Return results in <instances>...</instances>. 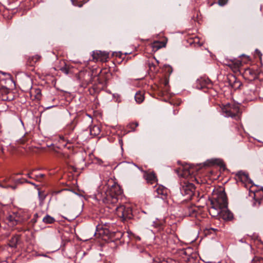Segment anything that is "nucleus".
Wrapping results in <instances>:
<instances>
[{"label":"nucleus","instance_id":"nucleus-1","mask_svg":"<svg viewBox=\"0 0 263 263\" xmlns=\"http://www.w3.org/2000/svg\"><path fill=\"white\" fill-rule=\"evenodd\" d=\"M210 201L211 205L209 212L212 217L224 220H231L233 219V215L228 209L227 197L224 191L214 193Z\"/></svg>","mask_w":263,"mask_h":263},{"label":"nucleus","instance_id":"nucleus-2","mask_svg":"<svg viewBox=\"0 0 263 263\" xmlns=\"http://www.w3.org/2000/svg\"><path fill=\"white\" fill-rule=\"evenodd\" d=\"M122 193L120 186L118 184H114L106 190L103 201L106 204H116L121 197Z\"/></svg>","mask_w":263,"mask_h":263},{"label":"nucleus","instance_id":"nucleus-3","mask_svg":"<svg viewBox=\"0 0 263 263\" xmlns=\"http://www.w3.org/2000/svg\"><path fill=\"white\" fill-rule=\"evenodd\" d=\"M221 111L226 117H231L236 120L239 119V108L235 104L228 103L221 107Z\"/></svg>","mask_w":263,"mask_h":263},{"label":"nucleus","instance_id":"nucleus-4","mask_svg":"<svg viewBox=\"0 0 263 263\" xmlns=\"http://www.w3.org/2000/svg\"><path fill=\"white\" fill-rule=\"evenodd\" d=\"M180 192L185 200H191L194 196L195 187L192 183L185 180L180 182Z\"/></svg>","mask_w":263,"mask_h":263},{"label":"nucleus","instance_id":"nucleus-5","mask_svg":"<svg viewBox=\"0 0 263 263\" xmlns=\"http://www.w3.org/2000/svg\"><path fill=\"white\" fill-rule=\"evenodd\" d=\"M194 172V168L189 164L183 165L176 170V172L179 176L185 179H189L191 181L195 179L193 175Z\"/></svg>","mask_w":263,"mask_h":263},{"label":"nucleus","instance_id":"nucleus-6","mask_svg":"<svg viewBox=\"0 0 263 263\" xmlns=\"http://www.w3.org/2000/svg\"><path fill=\"white\" fill-rule=\"evenodd\" d=\"M116 212L117 215L123 221L130 219L133 217L132 210L129 206L121 205L116 208Z\"/></svg>","mask_w":263,"mask_h":263},{"label":"nucleus","instance_id":"nucleus-7","mask_svg":"<svg viewBox=\"0 0 263 263\" xmlns=\"http://www.w3.org/2000/svg\"><path fill=\"white\" fill-rule=\"evenodd\" d=\"M78 79L81 82V86L86 87L87 85L92 83L93 76L90 72L81 71L78 75Z\"/></svg>","mask_w":263,"mask_h":263},{"label":"nucleus","instance_id":"nucleus-8","mask_svg":"<svg viewBox=\"0 0 263 263\" xmlns=\"http://www.w3.org/2000/svg\"><path fill=\"white\" fill-rule=\"evenodd\" d=\"M92 56L93 57V60L96 61L105 62L109 58V53L105 51L96 50L95 51H93Z\"/></svg>","mask_w":263,"mask_h":263},{"label":"nucleus","instance_id":"nucleus-9","mask_svg":"<svg viewBox=\"0 0 263 263\" xmlns=\"http://www.w3.org/2000/svg\"><path fill=\"white\" fill-rule=\"evenodd\" d=\"M242 76L245 79L252 81L257 78V74L255 70L250 68H247L244 70Z\"/></svg>","mask_w":263,"mask_h":263},{"label":"nucleus","instance_id":"nucleus-10","mask_svg":"<svg viewBox=\"0 0 263 263\" xmlns=\"http://www.w3.org/2000/svg\"><path fill=\"white\" fill-rule=\"evenodd\" d=\"M226 65L234 72H237L240 71V68L242 65V63L239 60L234 59L228 61Z\"/></svg>","mask_w":263,"mask_h":263},{"label":"nucleus","instance_id":"nucleus-11","mask_svg":"<svg viewBox=\"0 0 263 263\" xmlns=\"http://www.w3.org/2000/svg\"><path fill=\"white\" fill-rule=\"evenodd\" d=\"M144 177L147 182L151 184H154L157 181V177L154 172L145 173Z\"/></svg>","mask_w":263,"mask_h":263},{"label":"nucleus","instance_id":"nucleus-12","mask_svg":"<svg viewBox=\"0 0 263 263\" xmlns=\"http://www.w3.org/2000/svg\"><path fill=\"white\" fill-rule=\"evenodd\" d=\"M147 64L149 67V70L153 73H155L157 71V66L158 65V61H156V60L154 58L149 59L147 61Z\"/></svg>","mask_w":263,"mask_h":263},{"label":"nucleus","instance_id":"nucleus-13","mask_svg":"<svg viewBox=\"0 0 263 263\" xmlns=\"http://www.w3.org/2000/svg\"><path fill=\"white\" fill-rule=\"evenodd\" d=\"M198 84H200V86H197L199 88H203L204 87H208L211 86V81L209 79L201 78L198 80Z\"/></svg>","mask_w":263,"mask_h":263},{"label":"nucleus","instance_id":"nucleus-14","mask_svg":"<svg viewBox=\"0 0 263 263\" xmlns=\"http://www.w3.org/2000/svg\"><path fill=\"white\" fill-rule=\"evenodd\" d=\"M230 81L232 87L235 89L239 88L241 85V82L234 76L231 77Z\"/></svg>","mask_w":263,"mask_h":263},{"label":"nucleus","instance_id":"nucleus-15","mask_svg":"<svg viewBox=\"0 0 263 263\" xmlns=\"http://www.w3.org/2000/svg\"><path fill=\"white\" fill-rule=\"evenodd\" d=\"M237 176L241 181L251 182V180L249 178L248 174L243 172H239Z\"/></svg>","mask_w":263,"mask_h":263},{"label":"nucleus","instance_id":"nucleus-16","mask_svg":"<svg viewBox=\"0 0 263 263\" xmlns=\"http://www.w3.org/2000/svg\"><path fill=\"white\" fill-rule=\"evenodd\" d=\"M187 212L185 213L186 216L190 217L196 216L197 211L195 206H192L189 207L187 209Z\"/></svg>","mask_w":263,"mask_h":263},{"label":"nucleus","instance_id":"nucleus-17","mask_svg":"<svg viewBox=\"0 0 263 263\" xmlns=\"http://www.w3.org/2000/svg\"><path fill=\"white\" fill-rule=\"evenodd\" d=\"M41 58V57L38 55H35L30 57L27 61V64L30 66H33L34 64L39 61Z\"/></svg>","mask_w":263,"mask_h":263},{"label":"nucleus","instance_id":"nucleus-18","mask_svg":"<svg viewBox=\"0 0 263 263\" xmlns=\"http://www.w3.org/2000/svg\"><path fill=\"white\" fill-rule=\"evenodd\" d=\"M135 99L138 103H142L144 99V92L141 91L137 92L135 96Z\"/></svg>","mask_w":263,"mask_h":263},{"label":"nucleus","instance_id":"nucleus-19","mask_svg":"<svg viewBox=\"0 0 263 263\" xmlns=\"http://www.w3.org/2000/svg\"><path fill=\"white\" fill-rule=\"evenodd\" d=\"M165 46V44L162 42L156 41L153 44L152 47L153 50L157 51L158 49Z\"/></svg>","mask_w":263,"mask_h":263},{"label":"nucleus","instance_id":"nucleus-20","mask_svg":"<svg viewBox=\"0 0 263 263\" xmlns=\"http://www.w3.org/2000/svg\"><path fill=\"white\" fill-rule=\"evenodd\" d=\"M18 239V236H13L9 241V246L11 248H16Z\"/></svg>","mask_w":263,"mask_h":263},{"label":"nucleus","instance_id":"nucleus-21","mask_svg":"<svg viewBox=\"0 0 263 263\" xmlns=\"http://www.w3.org/2000/svg\"><path fill=\"white\" fill-rule=\"evenodd\" d=\"M54 221H55L54 218L49 215H46L43 218V222L46 224H51V223H54Z\"/></svg>","mask_w":263,"mask_h":263},{"label":"nucleus","instance_id":"nucleus-22","mask_svg":"<svg viewBox=\"0 0 263 263\" xmlns=\"http://www.w3.org/2000/svg\"><path fill=\"white\" fill-rule=\"evenodd\" d=\"M2 91L5 93V95H3L2 99L4 101H10L11 100V98L9 97L10 95V92L9 90L7 88H3Z\"/></svg>","mask_w":263,"mask_h":263},{"label":"nucleus","instance_id":"nucleus-23","mask_svg":"<svg viewBox=\"0 0 263 263\" xmlns=\"http://www.w3.org/2000/svg\"><path fill=\"white\" fill-rule=\"evenodd\" d=\"M156 191L158 193V194H159V195H164L165 194H166V190L165 189H164L163 187H158L157 189H156Z\"/></svg>","mask_w":263,"mask_h":263},{"label":"nucleus","instance_id":"nucleus-24","mask_svg":"<svg viewBox=\"0 0 263 263\" xmlns=\"http://www.w3.org/2000/svg\"><path fill=\"white\" fill-rule=\"evenodd\" d=\"M252 263H263V258L259 257H255L252 261Z\"/></svg>","mask_w":263,"mask_h":263},{"label":"nucleus","instance_id":"nucleus-25","mask_svg":"<svg viewBox=\"0 0 263 263\" xmlns=\"http://www.w3.org/2000/svg\"><path fill=\"white\" fill-rule=\"evenodd\" d=\"M60 70L62 72H63L66 74H68L69 73V67H68L66 64L64 67H61L60 68Z\"/></svg>","mask_w":263,"mask_h":263},{"label":"nucleus","instance_id":"nucleus-26","mask_svg":"<svg viewBox=\"0 0 263 263\" xmlns=\"http://www.w3.org/2000/svg\"><path fill=\"white\" fill-rule=\"evenodd\" d=\"M138 126V123L137 122L133 123L130 124V128L132 129V130L134 131L135 130V128Z\"/></svg>","mask_w":263,"mask_h":263},{"label":"nucleus","instance_id":"nucleus-27","mask_svg":"<svg viewBox=\"0 0 263 263\" xmlns=\"http://www.w3.org/2000/svg\"><path fill=\"white\" fill-rule=\"evenodd\" d=\"M228 0H218V4L220 6H224L227 4Z\"/></svg>","mask_w":263,"mask_h":263},{"label":"nucleus","instance_id":"nucleus-28","mask_svg":"<svg viewBox=\"0 0 263 263\" xmlns=\"http://www.w3.org/2000/svg\"><path fill=\"white\" fill-rule=\"evenodd\" d=\"M186 260L189 262H192L195 260V257L193 256H189L186 258Z\"/></svg>","mask_w":263,"mask_h":263},{"label":"nucleus","instance_id":"nucleus-29","mask_svg":"<svg viewBox=\"0 0 263 263\" xmlns=\"http://www.w3.org/2000/svg\"><path fill=\"white\" fill-rule=\"evenodd\" d=\"M23 180H24V182H27V183H30V184H32V185H34V186H36V184H34V183L32 182H30V181H27V180H26V179H23Z\"/></svg>","mask_w":263,"mask_h":263},{"label":"nucleus","instance_id":"nucleus-30","mask_svg":"<svg viewBox=\"0 0 263 263\" xmlns=\"http://www.w3.org/2000/svg\"><path fill=\"white\" fill-rule=\"evenodd\" d=\"M162 224V221H160L158 223H156L155 222H154V225H155L156 227L160 226Z\"/></svg>","mask_w":263,"mask_h":263},{"label":"nucleus","instance_id":"nucleus-31","mask_svg":"<svg viewBox=\"0 0 263 263\" xmlns=\"http://www.w3.org/2000/svg\"><path fill=\"white\" fill-rule=\"evenodd\" d=\"M44 176H45V175H44V174H40V175H37V176H36V177L37 178H43V177H44Z\"/></svg>","mask_w":263,"mask_h":263},{"label":"nucleus","instance_id":"nucleus-32","mask_svg":"<svg viewBox=\"0 0 263 263\" xmlns=\"http://www.w3.org/2000/svg\"><path fill=\"white\" fill-rule=\"evenodd\" d=\"M38 217V214H35L34 215V218H33V220H34V222H36V218H37Z\"/></svg>","mask_w":263,"mask_h":263},{"label":"nucleus","instance_id":"nucleus-33","mask_svg":"<svg viewBox=\"0 0 263 263\" xmlns=\"http://www.w3.org/2000/svg\"><path fill=\"white\" fill-rule=\"evenodd\" d=\"M168 82L167 80H165L164 81V85L166 86L168 85Z\"/></svg>","mask_w":263,"mask_h":263},{"label":"nucleus","instance_id":"nucleus-34","mask_svg":"<svg viewBox=\"0 0 263 263\" xmlns=\"http://www.w3.org/2000/svg\"><path fill=\"white\" fill-rule=\"evenodd\" d=\"M87 116L89 117L90 122H92V119L90 116L87 115Z\"/></svg>","mask_w":263,"mask_h":263},{"label":"nucleus","instance_id":"nucleus-35","mask_svg":"<svg viewBox=\"0 0 263 263\" xmlns=\"http://www.w3.org/2000/svg\"><path fill=\"white\" fill-rule=\"evenodd\" d=\"M20 141H22V142L23 143L24 141H25V140L24 139H20Z\"/></svg>","mask_w":263,"mask_h":263},{"label":"nucleus","instance_id":"nucleus-36","mask_svg":"<svg viewBox=\"0 0 263 263\" xmlns=\"http://www.w3.org/2000/svg\"><path fill=\"white\" fill-rule=\"evenodd\" d=\"M27 176H28V177L29 178H31V177L30 176V174H29H29H27Z\"/></svg>","mask_w":263,"mask_h":263},{"label":"nucleus","instance_id":"nucleus-37","mask_svg":"<svg viewBox=\"0 0 263 263\" xmlns=\"http://www.w3.org/2000/svg\"><path fill=\"white\" fill-rule=\"evenodd\" d=\"M60 139L63 141H64V138L63 137H60Z\"/></svg>","mask_w":263,"mask_h":263},{"label":"nucleus","instance_id":"nucleus-38","mask_svg":"<svg viewBox=\"0 0 263 263\" xmlns=\"http://www.w3.org/2000/svg\"><path fill=\"white\" fill-rule=\"evenodd\" d=\"M2 125L0 124V134L2 133Z\"/></svg>","mask_w":263,"mask_h":263},{"label":"nucleus","instance_id":"nucleus-39","mask_svg":"<svg viewBox=\"0 0 263 263\" xmlns=\"http://www.w3.org/2000/svg\"><path fill=\"white\" fill-rule=\"evenodd\" d=\"M256 51L257 52H258L259 53H260V51H258V50H256Z\"/></svg>","mask_w":263,"mask_h":263},{"label":"nucleus","instance_id":"nucleus-40","mask_svg":"<svg viewBox=\"0 0 263 263\" xmlns=\"http://www.w3.org/2000/svg\"><path fill=\"white\" fill-rule=\"evenodd\" d=\"M23 174L22 173H19L18 174H17V175H22Z\"/></svg>","mask_w":263,"mask_h":263},{"label":"nucleus","instance_id":"nucleus-41","mask_svg":"<svg viewBox=\"0 0 263 263\" xmlns=\"http://www.w3.org/2000/svg\"><path fill=\"white\" fill-rule=\"evenodd\" d=\"M17 181H18V182H20V183H22V182H23L20 181V180H18Z\"/></svg>","mask_w":263,"mask_h":263},{"label":"nucleus","instance_id":"nucleus-42","mask_svg":"<svg viewBox=\"0 0 263 263\" xmlns=\"http://www.w3.org/2000/svg\"><path fill=\"white\" fill-rule=\"evenodd\" d=\"M184 253H185V254H187L186 251H184Z\"/></svg>","mask_w":263,"mask_h":263},{"label":"nucleus","instance_id":"nucleus-43","mask_svg":"<svg viewBox=\"0 0 263 263\" xmlns=\"http://www.w3.org/2000/svg\"><path fill=\"white\" fill-rule=\"evenodd\" d=\"M94 128H99L98 127H94Z\"/></svg>","mask_w":263,"mask_h":263}]
</instances>
